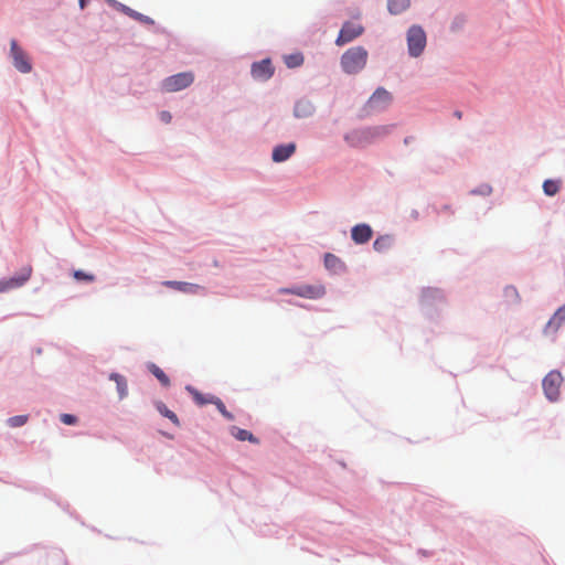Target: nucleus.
<instances>
[{
	"instance_id": "393cba45",
	"label": "nucleus",
	"mask_w": 565,
	"mask_h": 565,
	"mask_svg": "<svg viewBox=\"0 0 565 565\" xmlns=\"http://www.w3.org/2000/svg\"><path fill=\"white\" fill-rule=\"evenodd\" d=\"M188 391L192 394L193 399L198 405H205V404H212L213 395L204 396L199 391L192 387H188Z\"/></svg>"
},
{
	"instance_id": "cd10ccee",
	"label": "nucleus",
	"mask_w": 565,
	"mask_h": 565,
	"mask_svg": "<svg viewBox=\"0 0 565 565\" xmlns=\"http://www.w3.org/2000/svg\"><path fill=\"white\" fill-rule=\"evenodd\" d=\"M324 265L329 269H337L341 265V260L333 254L324 255Z\"/></svg>"
},
{
	"instance_id": "c756f323",
	"label": "nucleus",
	"mask_w": 565,
	"mask_h": 565,
	"mask_svg": "<svg viewBox=\"0 0 565 565\" xmlns=\"http://www.w3.org/2000/svg\"><path fill=\"white\" fill-rule=\"evenodd\" d=\"M26 422H28L26 415H18V416L10 417L8 419V425L10 427H20V426H23Z\"/></svg>"
},
{
	"instance_id": "20e7f679",
	"label": "nucleus",
	"mask_w": 565,
	"mask_h": 565,
	"mask_svg": "<svg viewBox=\"0 0 565 565\" xmlns=\"http://www.w3.org/2000/svg\"><path fill=\"white\" fill-rule=\"evenodd\" d=\"M194 81L192 72L178 73L163 79L161 86L164 92L173 93L189 87Z\"/></svg>"
},
{
	"instance_id": "423d86ee",
	"label": "nucleus",
	"mask_w": 565,
	"mask_h": 565,
	"mask_svg": "<svg viewBox=\"0 0 565 565\" xmlns=\"http://www.w3.org/2000/svg\"><path fill=\"white\" fill-rule=\"evenodd\" d=\"M10 56L14 67L21 73H30L32 64L28 54L18 45L15 40L10 42Z\"/></svg>"
},
{
	"instance_id": "f704fd0d",
	"label": "nucleus",
	"mask_w": 565,
	"mask_h": 565,
	"mask_svg": "<svg viewBox=\"0 0 565 565\" xmlns=\"http://www.w3.org/2000/svg\"><path fill=\"white\" fill-rule=\"evenodd\" d=\"M454 116H455L456 118H458V119H461V118H462V113H461L460 110H456V111L454 113Z\"/></svg>"
},
{
	"instance_id": "b1692460",
	"label": "nucleus",
	"mask_w": 565,
	"mask_h": 565,
	"mask_svg": "<svg viewBox=\"0 0 565 565\" xmlns=\"http://www.w3.org/2000/svg\"><path fill=\"white\" fill-rule=\"evenodd\" d=\"M284 61L289 68H295L302 65L303 55L301 53L285 55Z\"/></svg>"
},
{
	"instance_id": "9b49d317",
	"label": "nucleus",
	"mask_w": 565,
	"mask_h": 565,
	"mask_svg": "<svg viewBox=\"0 0 565 565\" xmlns=\"http://www.w3.org/2000/svg\"><path fill=\"white\" fill-rule=\"evenodd\" d=\"M163 286L184 292L195 295L202 291L204 288L200 285L186 282V281H175V280H166L162 282Z\"/></svg>"
},
{
	"instance_id": "c85d7f7f",
	"label": "nucleus",
	"mask_w": 565,
	"mask_h": 565,
	"mask_svg": "<svg viewBox=\"0 0 565 565\" xmlns=\"http://www.w3.org/2000/svg\"><path fill=\"white\" fill-rule=\"evenodd\" d=\"M73 277L77 281L93 282L95 281V275L85 273L81 269L73 271Z\"/></svg>"
},
{
	"instance_id": "412c9836",
	"label": "nucleus",
	"mask_w": 565,
	"mask_h": 565,
	"mask_svg": "<svg viewBox=\"0 0 565 565\" xmlns=\"http://www.w3.org/2000/svg\"><path fill=\"white\" fill-rule=\"evenodd\" d=\"M392 241V237L388 235L380 236L374 241L373 247L376 252L383 253L391 247Z\"/></svg>"
},
{
	"instance_id": "39448f33",
	"label": "nucleus",
	"mask_w": 565,
	"mask_h": 565,
	"mask_svg": "<svg viewBox=\"0 0 565 565\" xmlns=\"http://www.w3.org/2000/svg\"><path fill=\"white\" fill-rule=\"evenodd\" d=\"M364 32V28L361 23L347 21L343 23L338 38L335 39V44L338 46H342L349 42H352Z\"/></svg>"
},
{
	"instance_id": "a878e982",
	"label": "nucleus",
	"mask_w": 565,
	"mask_h": 565,
	"mask_svg": "<svg viewBox=\"0 0 565 565\" xmlns=\"http://www.w3.org/2000/svg\"><path fill=\"white\" fill-rule=\"evenodd\" d=\"M212 404L216 406L218 412L228 420H234V415L230 413L224 403L216 396L213 397Z\"/></svg>"
},
{
	"instance_id": "1a4fd4ad",
	"label": "nucleus",
	"mask_w": 565,
	"mask_h": 565,
	"mask_svg": "<svg viewBox=\"0 0 565 565\" xmlns=\"http://www.w3.org/2000/svg\"><path fill=\"white\" fill-rule=\"evenodd\" d=\"M32 275V267L25 266L18 276L0 280V292L23 286Z\"/></svg>"
},
{
	"instance_id": "aec40b11",
	"label": "nucleus",
	"mask_w": 565,
	"mask_h": 565,
	"mask_svg": "<svg viewBox=\"0 0 565 565\" xmlns=\"http://www.w3.org/2000/svg\"><path fill=\"white\" fill-rule=\"evenodd\" d=\"M409 0H387V9L392 14H399L409 7Z\"/></svg>"
},
{
	"instance_id": "2f4dec72",
	"label": "nucleus",
	"mask_w": 565,
	"mask_h": 565,
	"mask_svg": "<svg viewBox=\"0 0 565 565\" xmlns=\"http://www.w3.org/2000/svg\"><path fill=\"white\" fill-rule=\"evenodd\" d=\"M465 22H466V20L463 17H456L451 24V29L457 31L463 26Z\"/></svg>"
},
{
	"instance_id": "6e6552de",
	"label": "nucleus",
	"mask_w": 565,
	"mask_h": 565,
	"mask_svg": "<svg viewBox=\"0 0 565 565\" xmlns=\"http://www.w3.org/2000/svg\"><path fill=\"white\" fill-rule=\"evenodd\" d=\"M393 125H380L369 127L354 134L359 141L373 142L376 139L383 138L391 134Z\"/></svg>"
},
{
	"instance_id": "dca6fc26",
	"label": "nucleus",
	"mask_w": 565,
	"mask_h": 565,
	"mask_svg": "<svg viewBox=\"0 0 565 565\" xmlns=\"http://www.w3.org/2000/svg\"><path fill=\"white\" fill-rule=\"evenodd\" d=\"M391 94L384 88L380 87L373 93L369 102L371 105H387L391 102Z\"/></svg>"
},
{
	"instance_id": "7c9ffc66",
	"label": "nucleus",
	"mask_w": 565,
	"mask_h": 565,
	"mask_svg": "<svg viewBox=\"0 0 565 565\" xmlns=\"http://www.w3.org/2000/svg\"><path fill=\"white\" fill-rule=\"evenodd\" d=\"M61 420H62V423H64L66 425H74L77 423L76 416L71 415V414H62Z\"/></svg>"
},
{
	"instance_id": "bb28decb",
	"label": "nucleus",
	"mask_w": 565,
	"mask_h": 565,
	"mask_svg": "<svg viewBox=\"0 0 565 565\" xmlns=\"http://www.w3.org/2000/svg\"><path fill=\"white\" fill-rule=\"evenodd\" d=\"M543 190L546 195H555L559 190L558 182L554 180H546L543 183Z\"/></svg>"
},
{
	"instance_id": "0eeeda50",
	"label": "nucleus",
	"mask_w": 565,
	"mask_h": 565,
	"mask_svg": "<svg viewBox=\"0 0 565 565\" xmlns=\"http://www.w3.org/2000/svg\"><path fill=\"white\" fill-rule=\"evenodd\" d=\"M563 382V377L559 372L552 371L543 380V390L545 396L551 401H557L559 396V387Z\"/></svg>"
},
{
	"instance_id": "f257e3e1",
	"label": "nucleus",
	"mask_w": 565,
	"mask_h": 565,
	"mask_svg": "<svg viewBox=\"0 0 565 565\" xmlns=\"http://www.w3.org/2000/svg\"><path fill=\"white\" fill-rule=\"evenodd\" d=\"M369 53L363 46H353L341 56V67L347 74L360 73L367 63Z\"/></svg>"
},
{
	"instance_id": "a211bd4d",
	"label": "nucleus",
	"mask_w": 565,
	"mask_h": 565,
	"mask_svg": "<svg viewBox=\"0 0 565 565\" xmlns=\"http://www.w3.org/2000/svg\"><path fill=\"white\" fill-rule=\"evenodd\" d=\"M315 110V107L309 102H298L294 108V114L298 118L310 116Z\"/></svg>"
},
{
	"instance_id": "5701e85b",
	"label": "nucleus",
	"mask_w": 565,
	"mask_h": 565,
	"mask_svg": "<svg viewBox=\"0 0 565 565\" xmlns=\"http://www.w3.org/2000/svg\"><path fill=\"white\" fill-rule=\"evenodd\" d=\"M157 411L164 417L169 418L175 426H180V420L178 418V416L175 415V413H173L172 411H170L166 404L163 403H158L157 404Z\"/></svg>"
},
{
	"instance_id": "473e14b6",
	"label": "nucleus",
	"mask_w": 565,
	"mask_h": 565,
	"mask_svg": "<svg viewBox=\"0 0 565 565\" xmlns=\"http://www.w3.org/2000/svg\"><path fill=\"white\" fill-rule=\"evenodd\" d=\"M160 119L163 122L169 124L171 121V119H172V116H171V114L169 111L163 110V111L160 113Z\"/></svg>"
},
{
	"instance_id": "72a5a7b5",
	"label": "nucleus",
	"mask_w": 565,
	"mask_h": 565,
	"mask_svg": "<svg viewBox=\"0 0 565 565\" xmlns=\"http://www.w3.org/2000/svg\"><path fill=\"white\" fill-rule=\"evenodd\" d=\"M87 1H88V0H78V3H79L81 9H84V8L86 7Z\"/></svg>"
},
{
	"instance_id": "f8f14e48",
	"label": "nucleus",
	"mask_w": 565,
	"mask_h": 565,
	"mask_svg": "<svg viewBox=\"0 0 565 565\" xmlns=\"http://www.w3.org/2000/svg\"><path fill=\"white\" fill-rule=\"evenodd\" d=\"M372 228L367 224H358L351 231V237L356 244H365L372 238Z\"/></svg>"
},
{
	"instance_id": "2eb2a0df",
	"label": "nucleus",
	"mask_w": 565,
	"mask_h": 565,
	"mask_svg": "<svg viewBox=\"0 0 565 565\" xmlns=\"http://www.w3.org/2000/svg\"><path fill=\"white\" fill-rule=\"evenodd\" d=\"M114 4L122 13L127 14L128 17H130V18L137 20V21L143 22V23H153V21L149 17H146V15L135 11V10L130 9L129 7L122 4V3H118V2L114 1Z\"/></svg>"
},
{
	"instance_id": "6ab92c4d",
	"label": "nucleus",
	"mask_w": 565,
	"mask_h": 565,
	"mask_svg": "<svg viewBox=\"0 0 565 565\" xmlns=\"http://www.w3.org/2000/svg\"><path fill=\"white\" fill-rule=\"evenodd\" d=\"M109 379L116 383L119 397L120 398L126 397L128 394V386H127L126 379L118 373H111L109 375Z\"/></svg>"
},
{
	"instance_id": "4be33fe9",
	"label": "nucleus",
	"mask_w": 565,
	"mask_h": 565,
	"mask_svg": "<svg viewBox=\"0 0 565 565\" xmlns=\"http://www.w3.org/2000/svg\"><path fill=\"white\" fill-rule=\"evenodd\" d=\"M149 371L157 377V380L166 387L170 385L168 375L156 364L149 365Z\"/></svg>"
},
{
	"instance_id": "f3484780",
	"label": "nucleus",
	"mask_w": 565,
	"mask_h": 565,
	"mask_svg": "<svg viewBox=\"0 0 565 565\" xmlns=\"http://www.w3.org/2000/svg\"><path fill=\"white\" fill-rule=\"evenodd\" d=\"M231 434L234 438H236L237 440H241V441L248 440L249 443H253V444L259 443L258 438H256L250 431H248L246 429H242V428L234 426L231 429Z\"/></svg>"
},
{
	"instance_id": "4468645a",
	"label": "nucleus",
	"mask_w": 565,
	"mask_h": 565,
	"mask_svg": "<svg viewBox=\"0 0 565 565\" xmlns=\"http://www.w3.org/2000/svg\"><path fill=\"white\" fill-rule=\"evenodd\" d=\"M565 322V306L559 307L545 326L544 332L555 333Z\"/></svg>"
},
{
	"instance_id": "7ed1b4c3",
	"label": "nucleus",
	"mask_w": 565,
	"mask_h": 565,
	"mask_svg": "<svg viewBox=\"0 0 565 565\" xmlns=\"http://www.w3.org/2000/svg\"><path fill=\"white\" fill-rule=\"evenodd\" d=\"M408 53L413 57H418L426 46V33L418 26L413 25L407 31Z\"/></svg>"
},
{
	"instance_id": "f03ea898",
	"label": "nucleus",
	"mask_w": 565,
	"mask_h": 565,
	"mask_svg": "<svg viewBox=\"0 0 565 565\" xmlns=\"http://www.w3.org/2000/svg\"><path fill=\"white\" fill-rule=\"evenodd\" d=\"M279 294L296 295L307 299H319L326 295V287L322 284L301 285L291 288H280Z\"/></svg>"
},
{
	"instance_id": "9d476101",
	"label": "nucleus",
	"mask_w": 565,
	"mask_h": 565,
	"mask_svg": "<svg viewBox=\"0 0 565 565\" xmlns=\"http://www.w3.org/2000/svg\"><path fill=\"white\" fill-rule=\"evenodd\" d=\"M273 74L274 67L269 58H265L252 65V75L257 81H267Z\"/></svg>"
},
{
	"instance_id": "ddd939ff",
	"label": "nucleus",
	"mask_w": 565,
	"mask_h": 565,
	"mask_svg": "<svg viewBox=\"0 0 565 565\" xmlns=\"http://www.w3.org/2000/svg\"><path fill=\"white\" fill-rule=\"evenodd\" d=\"M296 151V145L294 142L279 145L273 150V161L274 162H284L289 159Z\"/></svg>"
}]
</instances>
